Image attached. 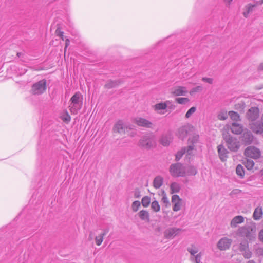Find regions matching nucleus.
Here are the masks:
<instances>
[{
    "label": "nucleus",
    "instance_id": "4",
    "mask_svg": "<svg viewBox=\"0 0 263 263\" xmlns=\"http://www.w3.org/2000/svg\"><path fill=\"white\" fill-rule=\"evenodd\" d=\"M255 232L250 226H245L238 229L237 234L241 237H246L249 240H251L255 237Z\"/></svg>",
    "mask_w": 263,
    "mask_h": 263
},
{
    "label": "nucleus",
    "instance_id": "2",
    "mask_svg": "<svg viewBox=\"0 0 263 263\" xmlns=\"http://www.w3.org/2000/svg\"><path fill=\"white\" fill-rule=\"evenodd\" d=\"M82 95L79 92H76L70 99L71 103L69 105L70 110L72 114H77L82 106Z\"/></svg>",
    "mask_w": 263,
    "mask_h": 263
},
{
    "label": "nucleus",
    "instance_id": "23",
    "mask_svg": "<svg viewBox=\"0 0 263 263\" xmlns=\"http://www.w3.org/2000/svg\"><path fill=\"white\" fill-rule=\"evenodd\" d=\"M231 131L235 134H240L243 131L242 126L238 123H233L231 128Z\"/></svg>",
    "mask_w": 263,
    "mask_h": 263
},
{
    "label": "nucleus",
    "instance_id": "27",
    "mask_svg": "<svg viewBox=\"0 0 263 263\" xmlns=\"http://www.w3.org/2000/svg\"><path fill=\"white\" fill-rule=\"evenodd\" d=\"M108 232V230L106 229L104 230V232L103 233L100 234L99 235L96 237L95 241L96 243L97 246H100L102 243L103 240L104 236L106 235Z\"/></svg>",
    "mask_w": 263,
    "mask_h": 263
},
{
    "label": "nucleus",
    "instance_id": "3",
    "mask_svg": "<svg viewBox=\"0 0 263 263\" xmlns=\"http://www.w3.org/2000/svg\"><path fill=\"white\" fill-rule=\"evenodd\" d=\"M223 138L226 141L228 147L230 150L236 152L239 148V142L237 139L232 137L228 134H223Z\"/></svg>",
    "mask_w": 263,
    "mask_h": 263
},
{
    "label": "nucleus",
    "instance_id": "54",
    "mask_svg": "<svg viewBox=\"0 0 263 263\" xmlns=\"http://www.w3.org/2000/svg\"><path fill=\"white\" fill-rule=\"evenodd\" d=\"M258 69L263 70V62L260 63L258 66Z\"/></svg>",
    "mask_w": 263,
    "mask_h": 263
},
{
    "label": "nucleus",
    "instance_id": "5",
    "mask_svg": "<svg viewBox=\"0 0 263 263\" xmlns=\"http://www.w3.org/2000/svg\"><path fill=\"white\" fill-rule=\"evenodd\" d=\"M46 89V81L42 80L32 85L30 91L33 95H39L44 93Z\"/></svg>",
    "mask_w": 263,
    "mask_h": 263
},
{
    "label": "nucleus",
    "instance_id": "30",
    "mask_svg": "<svg viewBox=\"0 0 263 263\" xmlns=\"http://www.w3.org/2000/svg\"><path fill=\"white\" fill-rule=\"evenodd\" d=\"M256 6V5L248 4L245 7V10L243 12L244 17H248L250 12H252L253 8Z\"/></svg>",
    "mask_w": 263,
    "mask_h": 263
},
{
    "label": "nucleus",
    "instance_id": "48",
    "mask_svg": "<svg viewBox=\"0 0 263 263\" xmlns=\"http://www.w3.org/2000/svg\"><path fill=\"white\" fill-rule=\"evenodd\" d=\"M245 252L243 253V256L245 258L249 259L252 256V253L251 251H250L248 250H246V251H244Z\"/></svg>",
    "mask_w": 263,
    "mask_h": 263
},
{
    "label": "nucleus",
    "instance_id": "36",
    "mask_svg": "<svg viewBox=\"0 0 263 263\" xmlns=\"http://www.w3.org/2000/svg\"><path fill=\"white\" fill-rule=\"evenodd\" d=\"M228 114L232 120L236 121L239 120L240 116L237 112L234 111H230L229 112Z\"/></svg>",
    "mask_w": 263,
    "mask_h": 263
},
{
    "label": "nucleus",
    "instance_id": "26",
    "mask_svg": "<svg viewBox=\"0 0 263 263\" xmlns=\"http://www.w3.org/2000/svg\"><path fill=\"white\" fill-rule=\"evenodd\" d=\"M202 255V253L200 252L195 255L190 256V259L193 263H200Z\"/></svg>",
    "mask_w": 263,
    "mask_h": 263
},
{
    "label": "nucleus",
    "instance_id": "47",
    "mask_svg": "<svg viewBox=\"0 0 263 263\" xmlns=\"http://www.w3.org/2000/svg\"><path fill=\"white\" fill-rule=\"evenodd\" d=\"M248 248V244L247 241L241 243L240 245V250L241 251H244L247 250Z\"/></svg>",
    "mask_w": 263,
    "mask_h": 263
},
{
    "label": "nucleus",
    "instance_id": "19",
    "mask_svg": "<svg viewBox=\"0 0 263 263\" xmlns=\"http://www.w3.org/2000/svg\"><path fill=\"white\" fill-rule=\"evenodd\" d=\"M198 140V136L195 135L191 139L190 138L189 139V141L190 142H192L193 144L192 145H189L187 147V150L185 149V153H186L187 155H192L193 154V151L194 149V143H196Z\"/></svg>",
    "mask_w": 263,
    "mask_h": 263
},
{
    "label": "nucleus",
    "instance_id": "57",
    "mask_svg": "<svg viewBox=\"0 0 263 263\" xmlns=\"http://www.w3.org/2000/svg\"><path fill=\"white\" fill-rule=\"evenodd\" d=\"M225 3H228V4H230L231 2L232 1V0H224Z\"/></svg>",
    "mask_w": 263,
    "mask_h": 263
},
{
    "label": "nucleus",
    "instance_id": "14",
    "mask_svg": "<svg viewBox=\"0 0 263 263\" xmlns=\"http://www.w3.org/2000/svg\"><path fill=\"white\" fill-rule=\"evenodd\" d=\"M247 118L249 120L255 121L259 116V109L257 107H251L247 113Z\"/></svg>",
    "mask_w": 263,
    "mask_h": 263
},
{
    "label": "nucleus",
    "instance_id": "34",
    "mask_svg": "<svg viewBox=\"0 0 263 263\" xmlns=\"http://www.w3.org/2000/svg\"><path fill=\"white\" fill-rule=\"evenodd\" d=\"M243 137L246 142H250L253 140V136L251 132L247 131L243 133Z\"/></svg>",
    "mask_w": 263,
    "mask_h": 263
},
{
    "label": "nucleus",
    "instance_id": "8",
    "mask_svg": "<svg viewBox=\"0 0 263 263\" xmlns=\"http://www.w3.org/2000/svg\"><path fill=\"white\" fill-rule=\"evenodd\" d=\"M245 155L247 157L257 159L260 156V151L256 147L249 146L245 149Z\"/></svg>",
    "mask_w": 263,
    "mask_h": 263
},
{
    "label": "nucleus",
    "instance_id": "58",
    "mask_svg": "<svg viewBox=\"0 0 263 263\" xmlns=\"http://www.w3.org/2000/svg\"><path fill=\"white\" fill-rule=\"evenodd\" d=\"M247 263H255L253 260H249Z\"/></svg>",
    "mask_w": 263,
    "mask_h": 263
},
{
    "label": "nucleus",
    "instance_id": "13",
    "mask_svg": "<svg viewBox=\"0 0 263 263\" xmlns=\"http://www.w3.org/2000/svg\"><path fill=\"white\" fill-rule=\"evenodd\" d=\"M187 93V90L185 87L177 86L171 89V93L175 96H185Z\"/></svg>",
    "mask_w": 263,
    "mask_h": 263
},
{
    "label": "nucleus",
    "instance_id": "6",
    "mask_svg": "<svg viewBox=\"0 0 263 263\" xmlns=\"http://www.w3.org/2000/svg\"><path fill=\"white\" fill-rule=\"evenodd\" d=\"M183 168L184 165L180 163L173 164L170 167V173L175 177H184Z\"/></svg>",
    "mask_w": 263,
    "mask_h": 263
},
{
    "label": "nucleus",
    "instance_id": "59",
    "mask_svg": "<svg viewBox=\"0 0 263 263\" xmlns=\"http://www.w3.org/2000/svg\"><path fill=\"white\" fill-rule=\"evenodd\" d=\"M27 70H24L22 72V74H24L26 72Z\"/></svg>",
    "mask_w": 263,
    "mask_h": 263
},
{
    "label": "nucleus",
    "instance_id": "16",
    "mask_svg": "<svg viewBox=\"0 0 263 263\" xmlns=\"http://www.w3.org/2000/svg\"><path fill=\"white\" fill-rule=\"evenodd\" d=\"M217 151L219 158L222 161H225L227 158L228 151L222 145L217 146Z\"/></svg>",
    "mask_w": 263,
    "mask_h": 263
},
{
    "label": "nucleus",
    "instance_id": "40",
    "mask_svg": "<svg viewBox=\"0 0 263 263\" xmlns=\"http://www.w3.org/2000/svg\"><path fill=\"white\" fill-rule=\"evenodd\" d=\"M141 206V203L139 201H135L132 204V209L133 212H136L138 211Z\"/></svg>",
    "mask_w": 263,
    "mask_h": 263
},
{
    "label": "nucleus",
    "instance_id": "17",
    "mask_svg": "<svg viewBox=\"0 0 263 263\" xmlns=\"http://www.w3.org/2000/svg\"><path fill=\"white\" fill-rule=\"evenodd\" d=\"M165 105L164 102H160L153 106V108L158 114L163 115L166 112Z\"/></svg>",
    "mask_w": 263,
    "mask_h": 263
},
{
    "label": "nucleus",
    "instance_id": "24",
    "mask_svg": "<svg viewBox=\"0 0 263 263\" xmlns=\"http://www.w3.org/2000/svg\"><path fill=\"white\" fill-rule=\"evenodd\" d=\"M163 182V178L161 176L156 177L153 181L154 187L156 189H159L162 186Z\"/></svg>",
    "mask_w": 263,
    "mask_h": 263
},
{
    "label": "nucleus",
    "instance_id": "25",
    "mask_svg": "<svg viewBox=\"0 0 263 263\" xmlns=\"http://www.w3.org/2000/svg\"><path fill=\"white\" fill-rule=\"evenodd\" d=\"M138 216L139 218L142 220H145L146 221H149V214L148 212L146 210H141L138 213Z\"/></svg>",
    "mask_w": 263,
    "mask_h": 263
},
{
    "label": "nucleus",
    "instance_id": "15",
    "mask_svg": "<svg viewBox=\"0 0 263 263\" xmlns=\"http://www.w3.org/2000/svg\"><path fill=\"white\" fill-rule=\"evenodd\" d=\"M197 173V170L196 167L191 166H184L183 173L184 174V177L194 176Z\"/></svg>",
    "mask_w": 263,
    "mask_h": 263
},
{
    "label": "nucleus",
    "instance_id": "51",
    "mask_svg": "<svg viewBox=\"0 0 263 263\" xmlns=\"http://www.w3.org/2000/svg\"><path fill=\"white\" fill-rule=\"evenodd\" d=\"M161 201L162 203L165 204L166 205H167V204H169L168 199L167 198V197H166V195L165 194L163 196V197L161 199Z\"/></svg>",
    "mask_w": 263,
    "mask_h": 263
},
{
    "label": "nucleus",
    "instance_id": "10",
    "mask_svg": "<svg viewBox=\"0 0 263 263\" xmlns=\"http://www.w3.org/2000/svg\"><path fill=\"white\" fill-rule=\"evenodd\" d=\"M173 207L172 209L174 212L179 211L182 206V200L177 195H174L172 196L171 199Z\"/></svg>",
    "mask_w": 263,
    "mask_h": 263
},
{
    "label": "nucleus",
    "instance_id": "20",
    "mask_svg": "<svg viewBox=\"0 0 263 263\" xmlns=\"http://www.w3.org/2000/svg\"><path fill=\"white\" fill-rule=\"evenodd\" d=\"M244 222V217L242 216L234 217L231 221L230 226L232 228H236L238 224Z\"/></svg>",
    "mask_w": 263,
    "mask_h": 263
},
{
    "label": "nucleus",
    "instance_id": "60",
    "mask_svg": "<svg viewBox=\"0 0 263 263\" xmlns=\"http://www.w3.org/2000/svg\"><path fill=\"white\" fill-rule=\"evenodd\" d=\"M20 54H21V53H17V55H18V57H20Z\"/></svg>",
    "mask_w": 263,
    "mask_h": 263
},
{
    "label": "nucleus",
    "instance_id": "56",
    "mask_svg": "<svg viewBox=\"0 0 263 263\" xmlns=\"http://www.w3.org/2000/svg\"><path fill=\"white\" fill-rule=\"evenodd\" d=\"M239 191L238 190H233L231 192V194H236L237 192H238Z\"/></svg>",
    "mask_w": 263,
    "mask_h": 263
},
{
    "label": "nucleus",
    "instance_id": "35",
    "mask_svg": "<svg viewBox=\"0 0 263 263\" xmlns=\"http://www.w3.org/2000/svg\"><path fill=\"white\" fill-rule=\"evenodd\" d=\"M151 209L155 212H158L160 210V206L158 202L156 200L152 201L151 203Z\"/></svg>",
    "mask_w": 263,
    "mask_h": 263
},
{
    "label": "nucleus",
    "instance_id": "28",
    "mask_svg": "<svg viewBox=\"0 0 263 263\" xmlns=\"http://www.w3.org/2000/svg\"><path fill=\"white\" fill-rule=\"evenodd\" d=\"M171 139L170 135H163L160 140V142L163 146H167L171 142Z\"/></svg>",
    "mask_w": 263,
    "mask_h": 263
},
{
    "label": "nucleus",
    "instance_id": "22",
    "mask_svg": "<svg viewBox=\"0 0 263 263\" xmlns=\"http://www.w3.org/2000/svg\"><path fill=\"white\" fill-rule=\"evenodd\" d=\"M263 215L262 208L261 206H258L255 208L253 214V218L255 220H258L261 219Z\"/></svg>",
    "mask_w": 263,
    "mask_h": 263
},
{
    "label": "nucleus",
    "instance_id": "52",
    "mask_svg": "<svg viewBox=\"0 0 263 263\" xmlns=\"http://www.w3.org/2000/svg\"><path fill=\"white\" fill-rule=\"evenodd\" d=\"M258 237L259 240L263 242V229L259 232Z\"/></svg>",
    "mask_w": 263,
    "mask_h": 263
},
{
    "label": "nucleus",
    "instance_id": "9",
    "mask_svg": "<svg viewBox=\"0 0 263 263\" xmlns=\"http://www.w3.org/2000/svg\"><path fill=\"white\" fill-rule=\"evenodd\" d=\"M193 127L189 124L182 126L178 129V135L180 138L183 139L193 131Z\"/></svg>",
    "mask_w": 263,
    "mask_h": 263
},
{
    "label": "nucleus",
    "instance_id": "1",
    "mask_svg": "<svg viewBox=\"0 0 263 263\" xmlns=\"http://www.w3.org/2000/svg\"><path fill=\"white\" fill-rule=\"evenodd\" d=\"M156 140L155 136L152 133L142 136L139 140V145L146 149H149L155 146Z\"/></svg>",
    "mask_w": 263,
    "mask_h": 263
},
{
    "label": "nucleus",
    "instance_id": "43",
    "mask_svg": "<svg viewBox=\"0 0 263 263\" xmlns=\"http://www.w3.org/2000/svg\"><path fill=\"white\" fill-rule=\"evenodd\" d=\"M185 153V148H182L180 151H178L176 154V160L178 161L182 157L183 155Z\"/></svg>",
    "mask_w": 263,
    "mask_h": 263
},
{
    "label": "nucleus",
    "instance_id": "44",
    "mask_svg": "<svg viewBox=\"0 0 263 263\" xmlns=\"http://www.w3.org/2000/svg\"><path fill=\"white\" fill-rule=\"evenodd\" d=\"M196 110V108L194 106L192 107L188 110L185 114V117L186 118H190Z\"/></svg>",
    "mask_w": 263,
    "mask_h": 263
},
{
    "label": "nucleus",
    "instance_id": "41",
    "mask_svg": "<svg viewBox=\"0 0 263 263\" xmlns=\"http://www.w3.org/2000/svg\"><path fill=\"white\" fill-rule=\"evenodd\" d=\"M236 172L237 174L241 177H242L244 176V170L242 166L241 165H238L236 167Z\"/></svg>",
    "mask_w": 263,
    "mask_h": 263
},
{
    "label": "nucleus",
    "instance_id": "31",
    "mask_svg": "<svg viewBox=\"0 0 263 263\" xmlns=\"http://www.w3.org/2000/svg\"><path fill=\"white\" fill-rule=\"evenodd\" d=\"M172 193H178L180 190V185L177 182H173L170 185Z\"/></svg>",
    "mask_w": 263,
    "mask_h": 263
},
{
    "label": "nucleus",
    "instance_id": "46",
    "mask_svg": "<svg viewBox=\"0 0 263 263\" xmlns=\"http://www.w3.org/2000/svg\"><path fill=\"white\" fill-rule=\"evenodd\" d=\"M62 119L63 121L68 123L70 121L71 117L67 112L65 115L62 116Z\"/></svg>",
    "mask_w": 263,
    "mask_h": 263
},
{
    "label": "nucleus",
    "instance_id": "50",
    "mask_svg": "<svg viewBox=\"0 0 263 263\" xmlns=\"http://www.w3.org/2000/svg\"><path fill=\"white\" fill-rule=\"evenodd\" d=\"M202 80L209 84H212L213 82V79L211 78L203 77L202 78Z\"/></svg>",
    "mask_w": 263,
    "mask_h": 263
},
{
    "label": "nucleus",
    "instance_id": "61",
    "mask_svg": "<svg viewBox=\"0 0 263 263\" xmlns=\"http://www.w3.org/2000/svg\"><path fill=\"white\" fill-rule=\"evenodd\" d=\"M135 197L138 198V197H139V195H135Z\"/></svg>",
    "mask_w": 263,
    "mask_h": 263
},
{
    "label": "nucleus",
    "instance_id": "11",
    "mask_svg": "<svg viewBox=\"0 0 263 263\" xmlns=\"http://www.w3.org/2000/svg\"><path fill=\"white\" fill-rule=\"evenodd\" d=\"M232 243V240L227 237L220 239L217 242V248L220 250H226L228 249Z\"/></svg>",
    "mask_w": 263,
    "mask_h": 263
},
{
    "label": "nucleus",
    "instance_id": "55",
    "mask_svg": "<svg viewBox=\"0 0 263 263\" xmlns=\"http://www.w3.org/2000/svg\"><path fill=\"white\" fill-rule=\"evenodd\" d=\"M263 4V0H260L256 2V6L257 5H261Z\"/></svg>",
    "mask_w": 263,
    "mask_h": 263
},
{
    "label": "nucleus",
    "instance_id": "7",
    "mask_svg": "<svg viewBox=\"0 0 263 263\" xmlns=\"http://www.w3.org/2000/svg\"><path fill=\"white\" fill-rule=\"evenodd\" d=\"M181 231V229L176 227L168 228L164 231L163 233L164 237L167 239H173L175 237L177 236Z\"/></svg>",
    "mask_w": 263,
    "mask_h": 263
},
{
    "label": "nucleus",
    "instance_id": "29",
    "mask_svg": "<svg viewBox=\"0 0 263 263\" xmlns=\"http://www.w3.org/2000/svg\"><path fill=\"white\" fill-rule=\"evenodd\" d=\"M187 251L190 253L191 256L195 255L196 254L199 253L198 248L194 245H192L188 247Z\"/></svg>",
    "mask_w": 263,
    "mask_h": 263
},
{
    "label": "nucleus",
    "instance_id": "49",
    "mask_svg": "<svg viewBox=\"0 0 263 263\" xmlns=\"http://www.w3.org/2000/svg\"><path fill=\"white\" fill-rule=\"evenodd\" d=\"M55 33L58 36L61 37V38L62 39V40H64L65 37L63 35V34H64L63 32L61 31L60 29H57L56 30Z\"/></svg>",
    "mask_w": 263,
    "mask_h": 263
},
{
    "label": "nucleus",
    "instance_id": "12",
    "mask_svg": "<svg viewBox=\"0 0 263 263\" xmlns=\"http://www.w3.org/2000/svg\"><path fill=\"white\" fill-rule=\"evenodd\" d=\"M134 122L137 125L143 127L152 128L153 126V123L141 117H137L135 118Z\"/></svg>",
    "mask_w": 263,
    "mask_h": 263
},
{
    "label": "nucleus",
    "instance_id": "21",
    "mask_svg": "<svg viewBox=\"0 0 263 263\" xmlns=\"http://www.w3.org/2000/svg\"><path fill=\"white\" fill-rule=\"evenodd\" d=\"M251 128L255 133L261 134L263 132V125L259 122L253 123L251 125Z\"/></svg>",
    "mask_w": 263,
    "mask_h": 263
},
{
    "label": "nucleus",
    "instance_id": "53",
    "mask_svg": "<svg viewBox=\"0 0 263 263\" xmlns=\"http://www.w3.org/2000/svg\"><path fill=\"white\" fill-rule=\"evenodd\" d=\"M69 40L68 39H66L65 47V49H64L65 52L66 51V50L67 48L68 47V46H69Z\"/></svg>",
    "mask_w": 263,
    "mask_h": 263
},
{
    "label": "nucleus",
    "instance_id": "39",
    "mask_svg": "<svg viewBox=\"0 0 263 263\" xmlns=\"http://www.w3.org/2000/svg\"><path fill=\"white\" fill-rule=\"evenodd\" d=\"M151 202V198L147 196H144L142 198L141 203L144 207H147L149 206Z\"/></svg>",
    "mask_w": 263,
    "mask_h": 263
},
{
    "label": "nucleus",
    "instance_id": "42",
    "mask_svg": "<svg viewBox=\"0 0 263 263\" xmlns=\"http://www.w3.org/2000/svg\"><path fill=\"white\" fill-rule=\"evenodd\" d=\"M175 100L180 104H185L190 101L187 98H177Z\"/></svg>",
    "mask_w": 263,
    "mask_h": 263
},
{
    "label": "nucleus",
    "instance_id": "45",
    "mask_svg": "<svg viewBox=\"0 0 263 263\" xmlns=\"http://www.w3.org/2000/svg\"><path fill=\"white\" fill-rule=\"evenodd\" d=\"M202 89V87L200 86H198L197 87H195L194 88H193L190 92V93L191 95H193V93H194L195 92H199V91H201Z\"/></svg>",
    "mask_w": 263,
    "mask_h": 263
},
{
    "label": "nucleus",
    "instance_id": "32",
    "mask_svg": "<svg viewBox=\"0 0 263 263\" xmlns=\"http://www.w3.org/2000/svg\"><path fill=\"white\" fill-rule=\"evenodd\" d=\"M120 83H121V81L120 80L109 81L105 84V86L106 88L110 89L116 87Z\"/></svg>",
    "mask_w": 263,
    "mask_h": 263
},
{
    "label": "nucleus",
    "instance_id": "38",
    "mask_svg": "<svg viewBox=\"0 0 263 263\" xmlns=\"http://www.w3.org/2000/svg\"><path fill=\"white\" fill-rule=\"evenodd\" d=\"M217 118L220 120H225L228 118L227 112L221 110L218 113Z\"/></svg>",
    "mask_w": 263,
    "mask_h": 263
},
{
    "label": "nucleus",
    "instance_id": "18",
    "mask_svg": "<svg viewBox=\"0 0 263 263\" xmlns=\"http://www.w3.org/2000/svg\"><path fill=\"white\" fill-rule=\"evenodd\" d=\"M125 126L123 121L119 120L114 125L112 130L115 133H121L125 132Z\"/></svg>",
    "mask_w": 263,
    "mask_h": 263
},
{
    "label": "nucleus",
    "instance_id": "33",
    "mask_svg": "<svg viewBox=\"0 0 263 263\" xmlns=\"http://www.w3.org/2000/svg\"><path fill=\"white\" fill-rule=\"evenodd\" d=\"M165 106H166V111L169 110L171 112L175 108V105L172 101L167 100L164 102Z\"/></svg>",
    "mask_w": 263,
    "mask_h": 263
},
{
    "label": "nucleus",
    "instance_id": "37",
    "mask_svg": "<svg viewBox=\"0 0 263 263\" xmlns=\"http://www.w3.org/2000/svg\"><path fill=\"white\" fill-rule=\"evenodd\" d=\"M246 167L248 170H250L253 168L254 165V162L251 159H247L244 162Z\"/></svg>",
    "mask_w": 263,
    "mask_h": 263
}]
</instances>
